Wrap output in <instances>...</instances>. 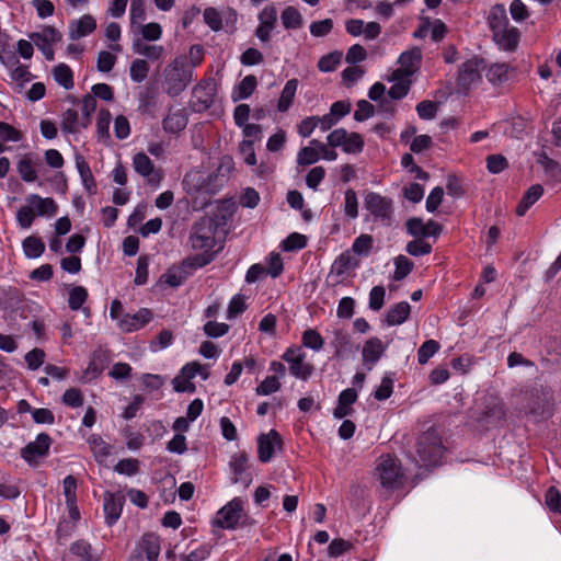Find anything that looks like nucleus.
Instances as JSON below:
<instances>
[{
    "label": "nucleus",
    "instance_id": "obj_32",
    "mask_svg": "<svg viewBox=\"0 0 561 561\" xmlns=\"http://www.w3.org/2000/svg\"><path fill=\"white\" fill-rule=\"evenodd\" d=\"M257 85L256 77L253 75L245 76L241 82L234 88L232 100H245L252 95Z\"/></svg>",
    "mask_w": 561,
    "mask_h": 561
},
{
    "label": "nucleus",
    "instance_id": "obj_18",
    "mask_svg": "<svg viewBox=\"0 0 561 561\" xmlns=\"http://www.w3.org/2000/svg\"><path fill=\"white\" fill-rule=\"evenodd\" d=\"M133 165L137 173L147 178L148 183L156 184L160 181L159 174L154 172V165L152 161L146 153H136L133 158Z\"/></svg>",
    "mask_w": 561,
    "mask_h": 561
},
{
    "label": "nucleus",
    "instance_id": "obj_24",
    "mask_svg": "<svg viewBox=\"0 0 561 561\" xmlns=\"http://www.w3.org/2000/svg\"><path fill=\"white\" fill-rule=\"evenodd\" d=\"M358 265L359 260L352 254L351 250H347L334 260L331 266V273L337 276H343L345 273L356 268Z\"/></svg>",
    "mask_w": 561,
    "mask_h": 561
},
{
    "label": "nucleus",
    "instance_id": "obj_59",
    "mask_svg": "<svg viewBox=\"0 0 561 561\" xmlns=\"http://www.w3.org/2000/svg\"><path fill=\"white\" fill-rule=\"evenodd\" d=\"M438 105L434 101H422L416 105V112L422 119H433L436 116Z\"/></svg>",
    "mask_w": 561,
    "mask_h": 561
},
{
    "label": "nucleus",
    "instance_id": "obj_27",
    "mask_svg": "<svg viewBox=\"0 0 561 561\" xmlns=\"http://www.w3.org/2000/svg\"><path fill=\"white\" fill-rule=\"evenodd\" d=\"M76 168L79 172V175L81 178L82 184L84 188L90 194L96 193V182L92 174L91 168L89 163L84 160V158L80 154L76 156Z\"/></svg>",
    "mask_w": 561,
    "mask_h": 561
},
{
    "label": "nucleus",
    "instance_id": "obj_50",
    "mask_svg": "<svg viewBox=\"0 0 561 561\" xmlns=\"http://www.w3.org/2000/svg\"><path fill=\"white\" fill-rule=\"evenodd\" d=\"M342 53L332 51L320 58L318 67L322 72H330L335 70V68L340 65Z\"/></svg>",
    "mask_w": 561,
    "mask_h": 561
},
{
    "label": "nucleus",
    "instance_id": "obj_53",
    "mask_svg": "<svg viewBox=\"0 0 561 561\" xmlns=\"http://www.w3.org/2000/svg\"><path fill=\"white\" fill-rule=\"evenodd\" d=\"M545 503L547 507L561 515V493L556 486H550L545 494Z\"/></svg>",
    "mask_w": 561,
    "mask_h": 561
},
{
    "label": "nucleus",
    "instance_id": "obj_44",
    "mask_svg": "<svg viewBox=\"0 0 561 561\" xmlns=\"http://www.w3.org/2000/svg\"><path fill=\"white\" fill-rule=\"evenodd\" d=\"M440 348V345L435 340L425 341L417 350V362L421 365L426 364L432 356H434Z\"/></svg>",
    "mask_w": 561,
    "mask_h": 561
},
{
    "label": "nucleus",
    "instance_id": "obj_57",
    "mask_svg": "<svg viewBox=\"0 0 561 561\" xmlns=\"http://www.w3.org/2000/svg\"><path fill=\"white\" fill-rule=\"evenodd\" d=\"M348 344H350V336L344 330L336 329L333 331L332 345L335 348L336 356H341L342 353L344 351H346Z\"/></svg>",
    "mask_w": 561,
    "mask_h": 561
},
{
    "label": "nucleus",
    "instance_id": "obj_4",
    "mask_svg": "<svg viewBox=\"0 0 561 561\" xmlns=\"http://www.w3.org/2000/svg\"><path fill=\"white\" fill-rule=\"evenodd\" d=\"M253 522L244 512V502L241 497H234L224 505L213 520L214 526L229 530L251 526Z\"/></svg>",
    "mask_w": 561,
    "mask_h": 561
},
{
    "label": "nucleus",
    "instance_id": "obj_43",
    "mask_svg": "<svg viewBox=\"0 0 561 561\" xmlns=\"http://www.w3.org/2000/svg\"><path fill=\"white\" fill-rule=\"evenodd\" d=\"M96 108V101L92 94H85L81 101V126L87 128L91 123V115Z\"/></svg>",
    "mask_w": 561,
    "mask_h": 561
},
{
    "label": "nucleus",
    "instance_id": "obj_21",
    "mask_svg": "<svg viewBox=\"0 0 561 561\" xmlns=\"http://www.w3.org/2000/svg\"><path fill=\"white\" fill-rule=\"evenodd\" d=\"M96 28V21L90 14L82 15L79 20L72 21L69 26L71 39H79L91 34Z\"/></svg>",
    "mask_w": 561,
    "mask_h": 561
},
{
    "label": "nucleus",
    "instance_id": "obj_33",
    "mask_svg": "<svg viewBox=\"0 0 561 561\" xmlns=\"http://www.w3.org/2000/svg\"><path fill=\"white\" fill-rule=\"evenodd\" d=\"M82 128L81 116L75 108H68L62 113L61 129L66 134H77Z\"/></svg>",
    "mask_w": 561,
    "mask_h": 561
},
{
    "label": "nucleus",
    "instance_id": "obj_55",
    "mask_svg": "<svg viewBox=\"0 0 561 561\" xmlns=\"http://www.w3.org/2000/svg\"><path fill=\"white\" fill-rule=\"evenodd\" d=\"M280 382L276 376H267L255 389L259 396H268L278 391Z\"/></svg>",
    "mask_w": 561,
    "mask_h": 561
},
{
    "label": "nucleus",
    "instance_id": "obj_41",
    "mask_svg": "<svg viewBox=\"0 0 561 561\" xmlns=\"http://www.w3.org/2000/svg\"><path fill=\"white\" fill-rule=\"evenodd\" d=\"M365 142L360 134L358 133H346V139L342 147L345 153H360L364 149Z\"/></svg>",
    "mask_w": 561,
    "mask_h": 561
},
{
    "label": "nucleus",
    "instance_id": "obj_22",
    "mask_svg": "<svg viewBox=\"0 0 561 561\" xmlns=\"http://www.w3.org/2000/svg\"><path fill=\"white\" fill-rule=\"evenodd\" d=\"M123 508V496L111 492L104 494V513L107 525H113L119 518Z\"/></svg>",
    "mask_w": 561,
    "mask_h": 561
},
{
    "label": "nucleus",
    "instance_id": "obj_52",
    "mask_svg": "<svg viewBox=\"0 0 561 561\" xmlns=\"http://www.w3.org/2000/svg\"><path fill=\"white\" fill-rule=\"evenodd\" d=\"M405 251L410 255L422 256L430 254L432 252V245L428 242L424 241L423 239L419 238L408 242Z\"/></svg>",
    "mask_w": 561,
    "mask_h": 561
},
{
    "label": "nucleus",
    "instance_id": "obj_3",
    "mask_svg": "<svg viewBox=\"0 0 561 561\" xmlns=\"http://www.w3.org/2000/svg\"><path fill=\"white\" fill-rule=\"evenodd\" d=\"M444 450L442 437L435 428L431 427L417 438V463L420 467H435L439 465Z\"/></svg>",
    "mask_w": 561,
    "mask_h": 561
},
{
    "label": "nucleus",
    "instance_id": "obj_14",
    "mask_svg": "<svg viewBox=\"0 0 561 561\" xmlns=\"http://www.w3.org/2000/svg\"><path fill=\"white\" fill-rule=\"evenodd\" d=\"M282 446V437L275 430L261 434L257 438V455L261 462H268L274 456L275 446Z\"/></svg>",
    "mask_w": 561,
    "mask_h": 561
},
{
    "label": "nucleus",
    "instance_id": "obj_17",
    "mask_svg": "<svg viewBox=\"0 0 561 561\" xmlns=\"http://www.w3.org/2000/svg\"><path fill=\"white\" fill-rule=\"evenodd\" d=\"M492 35L500 49L511 53L517 49L520 41V32L514 26H508Z\"/></svg>",
    "mask_w": 561,
    "mask_h": 561
},
{
    "label": "nucleus",
    "instance_id": "obj_20",
    "mask_svg": "<svg viewBox=\"0 0 561 561\" xmlns=\"http://www.w3.org/2000/svg\"><path fill=\"white\" fill-rule=\"evenodd\" d=\"M190 266L184 265V260L180 266H172L167 270L160 277V283L168 284L170 287L176 288L181 286L192 274Z\"/></svg>",
    "mask_w": 561,
    "mask_h": 561
},
{
    "label": "nucleus",
    "instance_id": "obj_28",
    "mask_svg": "<svg viewBox=\"0 0 561 561\" xmlns=\"http://www.w3.org/2000/svg\"><path fill=\"white\" fill-rule=\"evenodd\" d=\"M543 187L540 184L531 185L524 194L516 207V215L522 217L542 196Z\"/></svg>",
    "mask_w": 561,
    "mask_h": 561
},
{
    "label": "nucleus",
    "instance_id": "obj_38",
    "mask_svg": "<svg viewBox=\"0 0 561 561\" xmlns=\"http://www.w3.org/2000/svg\"><path fill=\"white\" fill-rule=\"evenodd\" d=\"M282 23L287 30H296L302 26V15L295 7H287L280 15Z\"/></svg>",
    "mask_w": 561,
    "mask_h": 561
},
{
    "label": "nucleus",
    "instance_id": "obj_46",
    "mask_svg": "<svg viewBox=\"0 0 561 561\" xmlns=\"http://www.w3.org/2000/svg\"><path fill=\"white\" fill-rule=\"evenodd\" d=\"M88 299V290L83 286H75L69 291L68 305L71 310H79Z\"/></svg>",
    "mask_w": 561,
    "mask_h": 561
},
{
    "label": "nucleus",
    "instance_id": "obj_51",
    "mask_svg": "<svg viewBox=\"0 0 561 561\" xmlns=\"http://www.w3.org/2000/svg\"><path fill=\"white\" fill-rule=\"evenodd\" d=\"M508 66L506 64H495L486 72L489 81L493 84H500L507 80Z\"/></svg>",
    "mask_w": 561,
    "mask_h": 561
},
{
    "label": "nucleus",
    "instance_id": "obj_15",
    "mask_svg": "<svg viewBox=\"0 0 561 561\" xmlns=\"http://www.w3.org/2000/svg\"><path fill=\"white\" fill-rule=\"evenodd\" d=\"M260 25L255 30L256 37L265 43L270 41V33L277 22V11L273 5H266L259 14Z\"/></svg>",
    "mask_w": 561,
    "mask_h": 561
},
{
    "label": "nucleus",
    "instance_id": "obj_29",
    "mask_svg": "<svg viewBox=\"0 0 561 561\" xmlns=\"http://www.w3.org/2000/svg\"><path fill=\"white\" fill-rule=\"evenodd\" d=\"M38 161V158H36V161H34L31 154H25L20 159L16 169L24 182L32 183L37 180L35 167Z\"/></svg>",
    "mask_w": 561,
    "mask_h": 561
},
{
    "label": "nucleus",
    "instance_id": "obj_48",
    "mask_svg": "<svg viewBox=\"0 0 561 561\" xmlns=\"http://www.w3.org/2000/svg\"><path fill=\"white\" fill-rule=\"evenodd\" d=\"M306 245L307 237L298 232L290 233L282 243V248L286 252L301 250Z\"/></svg>",
    "mask_w": 561,
    "mask_h": 561
},
{
    "label": "nucleus",
    "instance_id": "obj_11",
    "mask_svg": "<svg viewBox=\"0 0 561 561\" xmlns=\"http://www.w3.org/2000/svg\"><path fill=\"white\" fill-rule=\"evenodd\" d=\"M160 549V538L154 534H145L128 561H157Z\"/></svg>",
    "mask_w": 561,
    "mask_h": 561
},
{
    "label": "nucleus",
    "instance_id": "obj_37",
    "mask_svg": "<svg viewBox=\"0 0 561 561\" xmlns=\"http://www.w3.org/2000/svg\"><path fill=\"white\" fill-rule=\"evenodd\" d=\"M23 252L28 259H37L45 251V243L35 236L26 237L22 242Z\"/></svg>",
    "mask_w": 561,
    "mask_h": 561
},
{
    "label": "nucleus",
    "instance_id": "obj_9",
    "mask_svg": "<svg viewBox=\"0 0 561 561\" xmlns=\"http://www.w3.org/2000/svg\"><path fill=\"white\" fill-rule=\"evenodd\" d=\"M282 358L289 365L290 374L298 379L307 380L313 373V366L305 362L306 354L299 346L287 348Z\"/></svg>",
    "mask_w": 561,
    "mask_h": 561
},
{
    "label": "nucleus",
    "instance_id": "obj_36",
    "mask_svg": "<svg viewBox=\"0 0 561 561\" xmlns=\"http://www.w3.org/2000/svg\"><path fill=\"white\" fill-rule=\"evenodd\" d=\"M88 443L98 462H103L111 454V446L99 435H91Z\"/></svg>",
    "mask_w": 561,
    "mask_h": 561
},
{
    "label": "nucleus",
    "instance_id": "obj_64",
    "mask_svg": "<svg viewBox=\"0 0 561 561\" xmlns=\"http://www.w3.org/2000/svg\"><path fill=\"white\" fill-rule=\"evenodd\" d=\"M205 23L213 30L219 31L222 27L220 13L215 8H206L203 13Z\"/></svg>",
    "mask_w": 561,
    "mask_h": 561
},
{
    "label": "nucleus",
    "instance_id": "obj_31",
    "mask_svg": "<svg viewBox=\"0 0 561 561\" xmlns=\"http://www.w3.org/2000/svg\"><path fill=\"white\" fill-rule=\"evenodd\" d=\"M187 116L179 110L174 113L169 114L162 122L163 129L168 133L178 134L183 130L187 125Z\"/></svg>",
    "mask_w": 561,
    "mask_h": 561
},
{
    "label": "nucleus",
    "instance_id": "obj_40",
    "mask_svg": "<svg viewBox=\"0 0 561 561\" xmlns=\"http://www.w3.org/2000/svg\"><path fill=\"white\" fill-rule=\"evenodd\" d=\"M373 245V236L363 233L354 240L351 251L359 256H367L371 252Z\"/></svg>",
    "mask_w": 561,
    "mask_h": 561
},
{
    "label": "nucleus",
    "instance_id": "obj_35",
    "mask_svg": "<svg viewBox=\"0 0 561 561\" xmlns=\"http://www.w3.org/2000/svg\"><path fill=\"white\" fill-rule=\"evenodd\" d=\"M53 77L55 81L66 90L73 88V72L66 64H58L53 69Z\"/></svg>",
    "mask_w": 561,
    "mask_h": 561
},
{
    "label": "nucleus",
    "instance_id": "obj_60",
    "mask_svg": "<svg viewBox=\"0 0 561 561\" xmlns=\"http://www.w3.org/2000/svg\"><path fill=\"white\" fill-rule=\"evenodd\" d=\"M389 89L388 95L392 100H401L403 99L410 90V80H402V77Z\"/></svg>",
    "mask_w": 561,
    "mask_h": 561
},
{
    "label": "nucleus",
    "instance_id": "obj_56",
    "mask_svg": "<svg viewBox=\"0 0 561 561\" xmlns=\"http://www.w3.org/2000/svg\"><path fill=\"white\" fill-rule=\"evenodd\" d=\"M529 412L542 417L550 415L549 398L546 394L538 396L537 400L529 405Z\"/></svg>",
    "mask_w": 561,
    "mask_h": 561
},
{
    "label": "nucleus",
    "instance_id": "obj_45",
    "mask_svg": "<svg viewBox=\"0 0 561 561\" xmlns=\"http://www.w3.org/2000/svg\"><path fill=\"white\" fill-rule=\"evenodd\" d=\"M149 69V65L145 59H135L129 68L130 79L137 83L142 82L148 77Z\"/></svg>",
    "mask_w": 561,
    "mask_h": 561
},
{
    "label": "nucleus",
    "instance_id": "obj_26",
    "mask_svg": "<svg viewBox=\"0 0 561 561\" xmlns=\"http://www.w3.org/2000/svg\"><path fill=\"white\" fill-rule=\"evenodd\" d=\"M386 351V345L382 344L378 337H370L367 340L363 347L364 363L376 364Z\"/></svg>",
    "mask_w": 561,
    "mask_h": 561
},
{
    "label": "nucleus",
    "instance_id": "obj_10",
    "mask_svg": "<svg viewBox=\"0 0 561 561\" xmlns=\"http://www.w3.org/2000/svg\"><path fill=\"white\" fill-rule=\"evenodd\" d=\"M61 37V33L54 26H45L41 32H33L28 34V38L49 61L55 59V53L51 45L58 43Z\"/></svg>",
    "mask_w": 561,
    "mask_h": 561
},
{
    "label": "nucleus",
    "instance_id": "obj_49",
    "mask_svg": "<svg viewBox=\"0 0 561 561\" xmlns=\"http://www.w3.org/2000/svg\"><path fill=\"white\" fill-rule=\"evenodd\" d=\"M324 340L314 329H308L302 334V345L313 351H320L323 347Z\"/></svg>",
    "mask_w": 561,
    "mask_h": 561
},
{
    "label": "nucleus",
    "instance_id": "obj_23",
    "mask_svg": "<svg viewBox=\"0 0 561 561\" xmlns=\"http://www.w3.org/2000/svg\"><path fill=\"white\" fill-rule=\"evenodd\" d=\"M488 23L492 34L499 33L500 31L511 26L504 4L497 3L491 8L488 16Z\"/></svg>",
    "mask_w": 561,
    "mask_h": 561
},
{
    "label": "nucleus",
    "instance_id": "obj_39",
    "mask_svg": "<svg viewBox=\"0 0 561 561\" xmlns=\"http://www.w3.org/2000/svg\"><path fill=\"white\" fill-rule=\"evenodd\" d=\"M133 50L150 59H159L162 56L163 47L158 45H146L140 38L133 42Z\"/></svg>",
    "mask_w": 561,
    "mask_h": 561
},
{
    "label": "nucleus",
    "instance_id": "obj_61",
    "mask_svg": "<svg viewBox=\"0 0 561 561\" xmlns=\"http://www.w3.org/2000/svg\"><path fill=\"white\" fill-rule=\"evenodd\" d=\"M508 167L506 158L502 154H491L486 158V168L493 174L501 173Z\"/></svg>",
    "mask_w": 561,
    "mask_h": 561
},
{
    "label": "nucleus",
    "instance_id": "obj_58",
    "mask_svg": "<svg viewBox=\"0 0 561 561\" xmlns=\"http://www.w3.org/2000/svg\"><path fill=\"white\" fill-rule=\"evenodd\" d=\"M45 352L42 348H33L32 351L25 354V362L27 364L28 369L36 370L38 369L45 360Z\"/></svg>",
    "mask_w": 561,
    "mask_h": 561
},
{
    "label": "nucleus",
    "instance_id": "obj_16",
    "mask_svg": "<svg viewBox=\"0 0 561 561\" xmlns=\"http://www.w3.org/2000/svg\"><path fill=\"white\" fill-rule=\"evenodd\" d=\"M230 469L232 470L234 478L233 483L242 482L245 486L252 482V477L247 473L249 467V456L245 451H239L232 455L229 462Z\"/></svg>",
    "mask_w": 561,
    "mask_h": 561
},
{
    "label": "nucleus",
    "instance_id": "obj_42",
    "mask_svg": "<svg viewBox=\"0 0 561 561\" xmlns=\"http://www.w3.org/2000/svg\"><path fill=\"white\" fill-rule=\"evenodd\" d=\"M396 270L392 278L397 282L404 279L413 270V262L404 255L394 259Z\"/></svg>",
    "mask_w": 561,
    "mask_h": 561
},
{
    "label": "nucleus",
    "instance_id": "obj_2",
    "mask_svg": "<svg viewBox=\"0 0 561 561\" xmlns=\"http://www.w3.org/2000/svg\"><path fill=\"white\" fill-rule=\"evenodd\" d=\"M162 78L163 91L172 98L180 95L193 80L192 66H187L186 55H180L167 65Z\"/></svg>",
    "mask_w": 561,
    "mask_h": 561
},
{
    "label": "nucleus",
    "instance_id": "obj_13",
    "mask_svg": "<svg viewBox=\"0 0 561 561\" xmlns=\"http://www.w3.org/2000/svg\"><path fill=\"white\" fill-rule=\"evenodd\" d=\"M422 60V50L419 47H413L409 50L403 51L399 57V64L401 69L393 71L389 80H398L402 76H412L419 68Z\"/></svg>",
    "mask_w": 561,
    "mask_h": 561
},
{
    "label": "nucleus",
    "instance_id": "obj_19",
    "mask_svg": "<svg viewBox=\"0 0 561 561\" xmlns=\"http://www.w3.org/2000/svg\"><path fill=\"white\" fill-rule=\"evenodd\" d=\"M64 561H98V557L91 545L80 539L70 546L69 553L64 557Z\"/></svg>",
    "mask_w": 561,
    "mask_h": 561
},
{
    "label": "nucleus",
    "instance_id": "obj_8",
    "mask_svg": "<svg viewBox=\"0 0 561 561\" xmlns=\"http://www.w3.org/2000/svg\"><path fill=\"white\" fill-rule=\"evenodd\" d=\"M486 67L483 58L473 57L462 62L458 70L457 84L459 89L466 91L471 84L481 80V71Z\"/></svg>",
    "mask_w": 561,
    "mask_h": 561
},
{
    "label": "nucleus",
    "instance_id": "obj_62",
    "mask_svg": "<svg viewBox=\"0 0 561 561\" xmlns=\"http://www.w3.org/2000/svg\"><path fill=\"white\" fill-rule=\"evenodd\" d=\"M386 290L383 286H375L369 293V308L378 311L385 304Z\"/></svg>",
    "mask_w": 561,
    "mask_h": 561
},
{
    "label": "nucleus",
    "instance_id": "obj_6",
    "mask_svg": "<svg viewBox=\"0 0 561 561\" xmlns=\"http://www.w3.org/2000/svg\"><path fill=\"white\" fill-rule=\"evenodd\" d=\"M365 208L383 226H390L393 215L392 199L375 192L365 196Z\"/></svg>",
    "mask_w": 561,
    "mask_h": 561
},
{
    "label": "nucleus",
    "instance_id": "obj_25",
    "mask_svg": "<svg viewBox=\"0 0 561 561\" xmlns=\"http://www.w3.org/2000/svg\"><path fill=\"white\" fill-rule=\"evenodd\" d=\"M411 312V307L407 301H400L390 307L386 314V323L389 327L400 325L407 321Z\"/></svg>",
    "mask_w": 561,
    "mask_h": 561
},
{
    "label": "nucleus",
    "instance_id": "obj_47",
    "mask_svg": "<svg viewBox=\"0 0 561 561\" xmlns=\"http://www.w3.org/2000/svg\"><path fill=\"white\" fill-rule=\"evenodd\" d=\"M319 148L316 146H307L302 147L297 156V163L299 165H310L316 163L319 160Z\"/></svg>",
    "mask_w": 561,
    "mask_h": 561
},
{
    "label": "nucleus",
    "instance_id": "obj_30",
    "mask_svg": "<svg viewBox=\"0 0 561 561\" xmlns=\"http://www.w3.org/2000/svg\"><path fill=\"white\" fill-rule=\"evenodd\" d=\"M27 202L36 208L39 216H53L57 213V205L50 197L43 198L39 195L32 194L27 197Z\"/></svg>",
    "mask_w": 561,
    "mask_h": 561
},
{
    "label": "nucleus",
    "instance_id": "obj_12",
    "mask_svg": "<svg viewBox=\"0 0 561 561\" xmlns=\"http://www.w3.org/2000/svg\"><path fill=\"white\" fill-rule=\"evenodd\" d=\"M216 84L213 80L201 81L193 89V105L196 112H203L211 107L215 102Z\"/></svg>",
    "mask_w": 561,
    "mask_h": 561
},
{
    "label": "nucleus",
    "instance_id": "obj_63",
    "mask_svg": "<svg viewBox=\"0 0 561 561\" xmlns=\"http://www.w3.org/2000/svg\"><path fill=\"white\" fill-rule=\"evenodd\" d=\"M407 231L410 236L419 239L425 238V225L421 218L412 217L405 222Z\"/></svg>",
    "mask_w": 561,
    "mask_h": 561
},
{
    "label": "nucleus",
    "instance_id": "obj_1",
    "mask_svg": "<svg viewBox=\"0 0 561 561\" xmlns=\"http://www.w3.org/2000/svg\"><path fill=\"white\" fill-rule=\"evenodd\" d=\"M218 221L213 217H203L192 227L188 242L194 251H202L199 254L184 259V265L191 270L204 267L215 260L216 233Z\"/></svg>",
    "mask_w": 561,
    "mask_h": 561
},
{
    "label": "nucleus",
    "instance_id": "obj_7",
    "mask_svg": "<svg viewBox=\"0 0 561 561\" xmlns=\"http://www.w3.org/2000/svg\"><path fill=\"white\" fill-rule=\"evenodd\" d=\"M51 444V437L46 433H41L34 442H30L21 449L20 455L30 467L36 468L41 460L48 455Z\"/></svg>",
    "mask_w": 561,
    "mask_h": 561
},
{
    "label": "nucleus",
    "instance_id": "obj_34",
    "mask_svg": "<svg viewBox=\"0 0 561 561\" xmlns=\"http://www.w3.org/2000/svg\"><path fill=\"white\" fill-rule=\"evenodd\" d=\"M298 87V80L297 79H290L286 82L278 103H277V110L282 113L286 112L290 105L293 104V101L295 99V94Z\"/></svg>",
    "mask_w": 561,
    "mask_h": 561
},
{
    "label": "nucleus",
    "instance_id": "obj_5",
    "mask_svg": "<svg viewBox=\"0 0 561 561\" xmlns=\"http://www.w3.org/2000/svg\"><path fill=\"white\" fill-rule=\"evenodd\" d=\"M375 470L385 489L396 490L403 484L404 476L397 458L390 455L380 456Z\"/></svg>",
    "mask_w": 561,
    "mask_h": 561
},
{
    "label": "nucleus",
    "instance_id": "obj_54",
    "mask_svg": "<svg viewBox=\"0 0 561 561\" xmlns=\"http://www.w3.org/2000/svg\"><path fill=\"white\" fill-rule=\"evenodd\" d=\"M344 211L352 219L358 216V201L353 188H348L345 192Z\"/></svg>",
    "mask_w": 561,
    "mask_h": 561
}]
</instances>
